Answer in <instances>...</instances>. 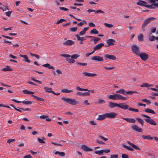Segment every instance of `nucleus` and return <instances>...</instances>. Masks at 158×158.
<instances>
[{
    "label": "nucleus",
    "mask_w": 158,
    "mask_h": 158,
    "mask_svg": "<svg viewBox=\"0 0 158 158\" xmlns=\"http://www.w3.org/2000/svg\"><path fill=\"white\" fill-rule=\"evenodd\" d=\"M61 99L66 102L73 105H76L78 103V102L75 101L74 99H72L65 97H62Z\"/></svg>",
    "instance_id": "nucleus-1"
},
{
    "label": "nucleus",
    "mask_w": 158,
    "mask_h": 158,
    "mask_svg": "<svg viewBox=\"0 0 158 158\" xmlns=\"http://www.w3.org/2000/svg\"><path fill=\"white\" fill-rule=\"evenodd\" d=\"M141 116L147 118H145L144 119L146 122L153 125H156V123L154 120L151 119L150 117L149 116L144 114H142Z\"/></svg>",
    "instance_id": "nucleus-2"
},
{
    "label": "nucleus",
    "mask_w": 158,
    "mask_h": 158,
    "mask_svg": "<svg viewBox=\"0 0 158 158\" xmlns=\"http://www.w3.org/2000/svg\"><path fill=\"white\" fill-rule=\"evenodd\" d=\"M131 50L133 53L137 56L140 53L139 47L137 45H132L131 47Z\"/></svg>",
    "instance_id": "nucleus-3"
},
{
    "label": "nucleus",
    "mask_w": 158,
    "mask_h": 158,
    "mask_svg": "<svg viewBox=\"0 0 158 158\" xmlns=\"http://www.w3.org/2000/svg\"><path fill=\"white\" fill-rule=\"evenodd\" d=\"M155 18L153 17L149 18L144 21L142 27V30L144 31H145L144 28L150 22V21L153 20L155 19Z\"/></svg>",
    "instance_id": "nucleus-4"
},
{
    "label": "nucleus",
    "mask_w": 158,
    "mask_h": 158,
    "mask_svg": "<svg viewBox=\"0 0 158 158\" xmlns=\"http://www.w3.org/2000/svg\"><path fill=\"white\" fill-rule=\"evenodd\" d=\"M138 56H139L141 59L144 61L146 60L148 58V55L144 52L140 53Z\"/></svg>",
    "instance_id": "nucleus-5"
},
{
    "label": "nucleus",
    "mask_w": 158,
    "mask_h": 158,
    "mask_svg": "<svg viewBox=\"0 0 158 158\" xmlns=\"http://www.w3.org/2000/svg\"><path fill=\"white\" fill-rule=\"evenodd\" d=\"M106 118H114L117 115V114L114 112L106 113Z\"/></svg>",
    "instance_id": "nucleus-6"
},
{
    "label": "nucleus",
    "mask_w": 158,
    "mask_h": 158,
    "mask_svg": "<svg viewBox=\"0 0 158 158\" xmlns=\"http://www.w3.org/2000/svg\"><path fill=\"white\" fill-rule=\"evenodd\" d=\"M104 44L103 43H101L97 45L93 48V52H94L95 51L100 50L102 47L104 46Z\"/></svg>",
    "instance_id": "nucleus-7"
},
{
    "label": "nucleus",
    "mask_w": 158,
    "mask_h": 158,
    "mask_svg": "<svg viewBox=\"0 0 158 158\" xmlns=\"http://www.w3.org/2000/svg\"><path fill=\"white\" fill-rule=\"evenodd\" d=\"M12 100L13 101H14L15 102H16L17 103H22L23 104H25V105L31 104L32 103V101H17L14 99H12Z\"/></svg>",
    "instance_id": "nucleus-8"
},
{
    "label": "nucleus",
    "mask_w": 158,
    "mask_h": 158,
    "mask_svg": "<svg viewBox=\"0 0 158 158\" xmlns=\"http://www.w3.org/2000/svg\"><path fill=\"white\" fill-rule=\"evenodd\" d=\"M74 43V42L72 40H68L65 41L63 43L64 45L70 46L73 45Z\"/></svg>",
    "instance_id": "nucleus-9"
},
{
    "label": "nucleus",
    "mask_w": 158,
    "mask_h": 158,
    "mask_svg": "<svg viewBox=\"0 0 158 158\" xmlns=\"http://www.w3.org/2000/svg\"><path fill=\"white\" fill-rule=\"evenodd\" d=\"M129 106L126 105L124 103H119V107L124 110H127L129 109Z\"/></svg>",
    "instance_id": "nucleus-10"
},
{
    "label": "nucleus",
    "mask_w": 158,
    "mask_h": 158,
    "mask_svg": "<svg viewBox=\"0 0 158 158\" xmlns=\"http://www.w3.org/2000/svg\"><path fill=\"white\" fill-rule=\"evenodd\" d=\"M105 57L106 60L108 59L113 60H115L116 59V57L114 55H110L107 54L105 55Z\"/></svg>",
    "instance_id": "nucleus-11"
},
{
    "label": "nucleus",
    "mask_w": 158,
    "mask_h": 158,
    "mask_svg": "<svg viewBox=\"0 0 158 158\" xmlns=\"http://www.w3.org/2000/svg\"><path fill=\"white\" fill-rule=\"evenodd\" d=\"M115 97L116 100H126L127 99L126 97H123V96L118 94H115Z\"/></svg>",
    "instance_id": "nucleus-12"
},
{
    "label": "nucleus",
    "mask_w": 158,
    "mask_h": 158,
    "mask_svg": "<svg viewBox=\"0 0 158 158\" xmlns=\"http://www.w3.org/2000/svg\"><path fill=\"white\" fill-rule=\"evenodd\" d=\"M81 148L86 152H90L93 151V149L88 147L85 145H82L81 146Z\"/></svg>",
    "instance_id": "nucleus-13"
},
{
    "label": "nucleus",
    "mask_w": 158,
    "mask_h": 158,
    "mask_svg": "<svg viewBox=\"0 0 158 158\" xmlns=\"http://www.w3.org/2000/svg\"><path fill=\"white\" fill-rule=\"evenodd\" d=\"M91 59L94 60H97L98 61H102L103 60L102 57L99 56H95L92 57Z\"/></svg>",
    "instance_id": "nucleus-14"
},
{
    "label": "nucleus",
    "mask_w": 158,
    "mask_h": 158,
    "mask_svg": "<svg viewBox=\"0 0 158 158\" xmlns=\"http://www.w3.org/2000/svg\"><path fill=\"white\" fill-rule=\"evenodd\" d=\"M108 106L110 108H113L115 107H119V103H115L110 102L109 103Z\"/></svg>",
    "instance_id": "nucleus-15"
},
{
    "label": "nucleus",
    "mask_w": 158,
    "mask_h": 158,
    "mask_svg": "<svg viewBox=\"0 0 158 158\" xmlns=\"http://www.w3.org/2000/svg\"><path fill=\"white\" fill-rule=\"evenodd\" d=\"M131 129L135 131L139 132H142V129L140 128L137 125H134L131 127Z\"/></svg>",
    "instance_id": "nucleus-16"
},
{
    "label": "nucleus",
    "mask_w": 158,
    "mask_h": 158,
    "mask_svg": "<svg viewBox=\"0 0 158 158\" xmlns=\"http://www.w3.org/2000/svg\"><path fill=\"white\" fill-rule=\"evenodd\" d=\"M82 73L85 76L88 77H93L97 76V75L96 73H91L85 72H83Z\"/></svg>",
    "instance_id": "nucleus-17"
},
{
    "label": "nucleus",
    "mask_w": 158,
    "mask_h": 158,
    "mask_svg": "<svg viewBox=\"0 0 158 158\" xmlns=\"http://www.w3.org/2000/svg\"><path fill=\"white\" fill-rule=\"evenodd\" d=\"M115 42V40H114L112 39H108L106 43L108 44L109 45V46H111L114 45V42Z\"/></svg>",
    "instance_id": "nucleus-18"
},
{
    "label": "nucleus",
    "mask_w": 158,
    "mask_h": 158,
    "mask_svg": "<svg viewBox=\"0 0 158 158\" xmlns=\"http://www.w3.org/2000/svg\"><path fill=\"white\" fill-rule=\"evenodd\" d=\"M76 89L78 90L79 91H88L89 92H90L92 93H94V90H89L88 89H83L79 87V86H77L76 87Z\"/></svg>",
    "instance_id": "nucleus-19"
},
{
    "label": "nucleus",
    "mask_w": 158,
    "mask_h": 158,
    "mask_svg": "<svg viewBox=\"0 0 158 158\" xmlns=\"http://www.w3.org/2000/svg\"><path fill=\"white\" fill-rule=\"evenodd\" d=\"M106 118V113L102 115H99L97 119L98 120H102Z\"/></svg>",
    "instance_id": "nucleus-20"
},
{
    "label": "nucleus",
    "mask_w": 158,
    "mask_h": 158,
    "mask_svg": "<svg viewBox=\"0 0 158 158\" xmlns=\"http://www.w3.org/2000/svg\"><path fill=\"white\" fill-rule=\"evenodd\" d=\"M123 119L129 123H134L135 122V120L134 119L132 118H123Z\"/></svg>",
    "instance_id": "nucleus-21"
},
{
    "label": "nucleus",
    "mask_w": 158,
    "mask_h": 158,
    "mask_svg": "<svg viewBox=\"0 0 158 158\" xmlns=\"http://www.w3.org/2000/svg\"><path fill=\"white\" fill-rule=\"evenodd\" d=\"M127 143L131 145L136 150H140V149L137 146L133 144L132 143L130 142L129 141H127Z\"/></svg>",
    "instance_id": "nucleus-22"
},
{
    "label": "nucleus",
    "mask_w": 158,
    "mask_h": 158,
    "mask_svg": "<svg viewBox=\"0 0 158 158\" xmlns=\"http://www.w3.org/2000/svg\"><path fill=\"white\" fill-rule=\"evenodd\" d=\"M126 91L123 89H120L115 92V93H116L121 94L125 95H126Z\"/></svg>",
    "instance_id": "nucleus-23"
},
{
    "label": "nucleus",
    "mask_w": 158,
    "mask_h": 158,
    "mask_svg": "<svg viewBox=\"0 0 158 158\" xmlns=\"http://www.w3.org/2000/svg\"><path fill=\"white\" fill-rule=\"evenodd\" d=\"M87 37L88 38H94V43L95 44H97L98 43V41L100 40V38H99L95 37H94V36H89V35L88 36H87Z\"/></svg>",
    "instance_id": "nucleus-24"
},
{
    "label": "nucleus",
    "mask_w": 158,
    "mask_h": 158,
    "mask_svg": "<svg viewBox=\"0 0 158 158\" xmlns=\"http://www.w3.org/2000/svg\"><path fill=\"white\" fill-rule=\"evenodd\" d=\"M20 56L21 57H23L24 58V61L27 62V63H30L31 61L28 59V56L27 55H22L21 54L20 55Z\"/></svg>",
    "instance_id": "nucleus-25"
},
{
    "label": "nucleus",
    "mask_w": 158,
    "mask_h": 158,
    "mask_svg": "<svg viewBox=\"0 0 158 158\" xmlns=\"http://www.w3.org/2000/svg\"><path fill=\"white\" fill-rule=\"evenodd\" d=\"M42 66L44 67L48 68L49 69H52L53 70L55 69L54 68L53 66L50 65V64H49L47 63L45 64H44Z\"/></svg>",
    "instance_id": "nucleus-26"
},
{
    "label": "nucleus",
    "mask_w": 158,
    "mask_h": 158,
    "mask_svg": "<svg viewBox=\"0 0 158 158\" xmlns=\"http://www.w3.org/2000/svg\"><path fill=\"white\" fill-rule=\"evenodd\" d=\"M2 71L6 72V71H12L13 69L10 68V67L8 66H6V67L4 68L2 70Z\"/></svg>",
    "instance_id": "nucleus-27"
},
{
    "label": "nucleus",
    "mask_w": 158,
    "mask_h": 158,
    "mask_svg": "<svg viewBox=\"0 0 158 158\" xmlns=\"http://www.w3.org/2000/svg\"><path fill=\"white\" fill-rule=\"evenodd\" d=\"M139 2H137L136 4L137 5L140 6H144L145 4H147V2L145 1L141 0H139Z\"/></svg>",
    "instance_id": "nucleus-28"
},
{
    "label": "nucleus",
    "mask_w": 158,
    "mask_h": 158,
    "mask_svg": "<svg viewBox=\"0 0 158 158\" xmlns=\"http://www.w3.org/2000/svg\"><path fill=\"white\" fill-rule=\"evenodd\" d=\"M89 29V27H85L83 30L79 32V35H82L86 33V31Z\"/></svg>",
    "instance_id": "nucleus-29"
},
{
    "label": "nucleus",
    "mask_w": 158,
    "mask_h": 158,
    "mask_svg": "<svg viewBox=\"0 0 158 158\" xmlns=\"http://www.w3.org/2000/svg\"><path fill=\"white\" fill-rule=\"evenodd\" d=\"M122 146L123 147L127 149L128 150H129L133 152L134 151V150L133 148H131L130 147H128L124 144H122Z\"/></svg>",
    "instance_id": "nucleus-30"
},
{
    "label": "nucleus",
    "mask_w": 158,
    "mask_h": 158,
    "mask_svg": "<svg viewBox=\"0 0 158 158\" xmlns=\"http://www.w3.org/2000/svg\"><path fill=\"white\" fill-rule=\"evenodd\" d=\"M141 137L143 139H153V138L150 136V135H142Z\"/></svg>",
    "instance_id": "nucleus-31"
},
{
    "label": "nucleus",
    "mask_w": 158,
    "mask_h": 158,
    "mask_svg": "<svg viewBox=\"0 0 158 158\" xmlns=\"http://www.w3.org/2000/svg\"><path fill=\"white\" fill-rule=\"evenodd\" d=\"M55 154H59L60 156L64 157L65 155V154L63 152H60L58 151H56L55 152Z\"/></svg>",
    "instance_id": "nucleus-32"
},
{
    "label": "nucleus",
    "mask_w": 158,
    "mask_h": 158,
    "mask_svg": "<svg viewBox=\"0 0 158 158\" xmlns=\"http://www.w3.org/2000/svg\"><path fill=\"white\" fill-rule=\"evenodd\" d=\"M23 92L24 94H32L34 93L33 92L30 91L26 89L23 90Z\"/></svg>",
    "instance_id": "nucleus-33"
},
{
    "label": "nucleus",
    "mask_w": 158,
    "mask_h": 158,
    "mask_svg": "<svg viewBox=\"0 0 158 158\" xmlns=\"http://www.w3.org/2000/svg\"><path fill=\"white\" fill-rule=\"evenodd\" d=\"M66 61L69 63H73L75 61V60L72 57L71 58L70 57L67 58Z\"/></svg>",
    "instance_id": "nucleus-34"
},
{
    "label": "nucleus",
    "mask_w": 158,
    "mask_h": 158,
    "mask_svg": "<svg viewBox=\"0 0 158 158\" xmlns=\"http://www.w3.org/2000/svg\"><path fill=\"white\" fill-rule=\"evenodd\" d=\"M144 111L145 112H146L147 113H150L154 114H156V113L153 110H151L150 109H148V108L147 109H146L144 110Z\"/></svg>",
    "instance_id": "nucleus-35"
},
{
    "label": "nucleus",
    "mask_w": 158,
    "mask_h": 158,
    "mask_svg": "<svg viewBox=\"0 0 158 158\" xmlns=\"http://www.w3.org/2000/svg\"><path fill=\"white\" fill-rule=\"evenodd\" d=\"M32 97L34 98L35 99H37L39 101H44V100L43 98H39L34 95H32Z\"/></svg>",
    "instance_id": "nucleus-36"
},
{
    "label": "nucleus",
    "mask_w": 158,
    "mask_h": 158,
    "mask_svg": "<svg viewBox=\"0 0 158 158\" xmlns=\"http://www.w3.org/2000/svg\"><path fill=\"white\" fill-rule=\"evenodd\" d=\"M98 31L95 28L93 29L90 31V33L97 34L98 33Z\"/></svg>",
    "instance_id": "nucleus-37"
},
{
    "label": "nucleus",
    "mask_w": 158,
    "mask_h": 158,
    "mask_svg": "<svg viewBox=\"0 0 158 158\" xmlns=\"http://www.w3.org/2000/svg\"><path fill=\"white\" fill-rule=\"evenodd\" d=\"M139 94V93L135 91H126V95L127 94H130V95H132L133 94Z\"/></svg>",
    "instance_id": "nucleus-38"
},
{
    "label": "nucleus",
    "mask_w": 158,
    "mask_h": 158,
    "mask_svg": "<svg viewBox=\"0 0 158 158\" xmlns=\"http://www.w3.org/2000/svg\"><path fill=\"white\" fill-rule=\"evenodd\" d=\"M136 119L141 124L142 126L143 125L144 121L143 119L139 118H137Z\"/></svg>",
    "instance_id": "nucleus-39"
},
{
    "label": "nucleus",
    "mask_w": 158,
    "mask_h": 158,
    "mask_svg": "<svg viewBox=\"0 0 158 158\" xmlns=\"http://www.w3.org/2000/svg\"><path fill=\"white\" fill-rule=\"evenodd\" d=\"M94 153L100 156L102 155L103 153L102 150L100 151H95Z\"/></svg>",
    "instance_id": "nucleus-40"
},
{
    "label": "nucleus",
    "mask_w": 158,
    "mask_h": 158,
    "mask_svg": "<svg viewBox=\"0 0 158 158\" xmlns=\"http://www.w3.org/2000/svg\"><path fill=\"white\" fill-rule=\"evenodd\" d=\"M61 91L63 93H69L70 92H73V91L72 90H69L67 89H64L62 90Z\"/></svg>",
    "instance_id": "nucleus-41"
},
{
    "label": "nucleus",
    "mask_w": 158,
    "mask_h": 158,
    "mask_svg": "<svg viewBox=\"0 0 158 158\" xmlns=\"http://www.w3.org/2000/svg\"><path fill=\"white\" fill-rule=\"evenodd\" d=\"M105 101L102 99L100 98L97 102V103L98 104H102L103 103H105Z\"/></svg>",
    "instance_id": "nucleus-42"
},
{
    "label": "nucleus",
    "mask_w": 158,
    "mask_h": 158,
    "mask_svg": "<svg viewBox=\"0 0 158 158\" xmlns=\"http://www.w3.org/2000/svg\"><path fill=\"white\" fill-rule=\"evenodd\" d=\"M138 40L139 41H142L143 40V35L141 34L138 37Z\"/></svg>",
    "instance_id": "nucleus-43"
},
{
    "label": "nucleus",
    "mask_w": 158,
    "mask_h": 158,
    "mask_svg": "<svg viewBox=\"0 0 158 158\" xmlns=\"http://www.w3.org/2000/svg\"><path fill=\"white\" fill-rule=\"evenodd\" d=\"M86 22L85 20H83L82 22H81L80 23H79L78 24V25L79 26H82L84 24H86Z\"/></svg>",
    "instance_id": "nucleus-44"
},
{
    "label": "nucleus",
    "mask_w": 158,
    "mask_h": 158,
    "mask_svg": "<svg viewBox=\"0 0 158 158\" xmlns=\"http://www.w3.org/2000/svg\"><path fill=\"white\" fill-rule=\"evenodd\" d=\"M109 98L111 99L116 100L115 94L110 95L109 96Z\"/></svg>",
    "instance_id": "nucleus-45"
},
{
    "label": "nucleus",
    "mask_w": 158,
    "mask_h": 158,
    "mask_svg": "<svg viewBox=\"0 0 158 158\" xmlns=\"http://www.w3.org/2000/svg\"><path fill=\"white\" fill-rule=\"evenodd\" d=\"M104 25L106 27H109V28L112 27L114 26L112 24H109V23H104Z\"/></svg>",
    "instance_id": "nucleus-46"
},
{
    "label": "nucleus",
    "mask_w": 158,
    "mask_h": 158,
    "mask_svg": "<svg viewBox=\"0 0 158 158\" xmlns=\"http://www.w3.org/2000/svg\"><path fill=\"white\" fill-rule=\"evenodd\" d=\"M92 12H95V13H104V12L101 10H98L96 11L94 10H92Z\"/></svg>",
    "instance_id": "nucleus-47"
},
{
    "label": "nucleus",
    "mask_w": 158,
    "mask_h": 158,
    "mask_svg": "<svg viewBox=\"0 0 158 158\" xmlns=\"http://www.w3.org/2000/svg\"><path fill=\"white\" fill-rule=\"evenodd\" d=\"M79 56V55L78 54H73L71 56V57L72 58H73L74 59H77Z\"/></svg>",
    "instance_id": "nucleus-48"
},
{
    "label": "nucleus",
    "mask_w": 158,
    "mask_h": 158,
    "mask_svg": "<svg viewBox=\"0 0 158 158\" xmlns=\"http://www.w3.org/2000/svg\"><path fill=\"white\" fill-rule=\"evenodd\" d=\"M30 54L31 56H34L36 58H37V59H40L39 56L38 55H37V54H33L31 52L30 53Z\"/></svg>",
    "instance_id": "nucleus-49"
},
{
    "label": "nucleus",
    "mask_w": 158,
    "mask_h": 158,
    "mask_svg": "<svg viewBox=\"0 0 158 158\" xmlns=\"http://www.w3.org/2000/svg\"><path fill=\"white\" fill-rule=\"evenodd\" d=\"M66 20L63 19H60V20L57 21L56 23V24H58L60 23H63L64 21H65Z\"/></svg>",
    "instance_id": "nucleus-50"
},
{
    "label": "nucleus",
    "mask_w": 158,
    "mask_h": 158,
    "mask_svg": "<svg viewBox=\"0 0 158 158\" xmlns=\"http://www.w3.org/2000/svg\"><path fill=\"white\" fill-rule=\"evenodd\" d=\"M141 101L146 102L148 104H150L151 103V102L150 101L146 99H142Z\"/></svg>",
    "instance_id": "nucleus-51"
},
{
    "label": "nucleus",
    "mask_w": 158,
    "mask_h": 158,
    "mask_svg": "<svg viewBox=\"0 0 158 158\" xmlns=\"http://www.w3.org/2000/svg\"><path fill=\"white\" fill-rule=\"evenodd\" d=\"M128 110L130 111H132L138 112L139 110L137 109H134L131 107H130L129 108Z\"/></svg>",
    "instance_id": "nucleus-52"
},
{
    "label": "nucleus",
    "mask_w": 158,
    "mask_h": 158,
    "mask_svg": "<svg viewBox=\"0 0 158 158\" xmlns=\"http://www.w3.org/2000/svg\"><path fill=\"white\" fill-rule=\"evenodd\" d=\"M155 37L154 35H152L149 38V40L150 41H154L155 40Z\"/></svg>",
    "instance_id": "nucleus-53"
},
{
    "label": "nucleus",
    "mask_w": 158,
    "mask_h": 158,
    "mask_svg": "<svg viewBox=\"0 0 158 158\" xmlns=\"http://www.w3.org/2000/svg\"><path fill=\"white\" fill-rule=\"evenodd\" d=\"M44 89H45V92H47V91H52V89L51 88H48L47 87H44Z\"/></svg>",
    "instance_id": "nucleus-54"
},
{
    "label": "nucleus",
    "mask_w": 158,
    "mask_h": 158,
    "mask_svg": "<svg viewBox=\"0 0 158 158\" xmlns=\"http://www.w3.org/2000/svg\"><path fill=\"white\" fill-rule=\"evenodd\" d=\"M77 29V27H73L70 28V30L72 32H74L76 31Z\"/></svg>",
    "instance_id": "nucleus-55"
},
{
    "label": "nucleus",
    "mask_w": 158,
    "mask_h": 158,
    "mask_svg": "<svg viewBox=\"0 0 158 158\" xmlns=\"http://www.w3.org/2000/svg\"><path fill=\"white\" fill-rule=\"evenodd\" d=\"M61 56L67 58H70L71 57V56L69 54H61L60 55Z\"/></svg>",
    "instance_id": "nucleus-56"
},
{
    "label": "nucleus",
    "mask_w": 158,
    "mask_h": 158,
    "mask_svg": "<svg viewBox=\"0 0 158 158\" xmlns=\"http://www.w3.org/2000/svg\"><path fill=\"white\" fill-rule=\"evenodd\" d=\"M61 56L67 58H70L71 57V56L69 54H61L60 55Z\"/></svg>",
    "instance_id": "nucleus-57"
},
{
    "label": "nucleus",
    "mask_w": 158,
    "mask_h": 158,
    "mask_svg": "<svg viewBox=\"0 0 158 158\" xmlns=\"http://www.w3.org/2000/svg\"><path fill=\"white\" fill-rule=\"evenodd\" d=\"M15 141V139H9L7 140V143H10L11 142H14Z\"/></svg>",
    "instance_id": "nucleus-58"
},
{
    "label": "nucleus",
    "mask_w": 158,
    "mask_h": 158,
    "mask_svg": "<svg viewBox=\"0 0 158 158\" xmlns=\"http://www.w3.org/2000/svg\"><path fill=\"white\" fill-rule=\"evenodd\" d=\"M77 64L81 65L82 66H86L87 65V63H82L80 62H78L77 63Z\"/></svg>",
    "instance_id": "nucleus-59"
},
{
    "label": "nucleus",
    "mask_w": 158,
    "mask_h": 158,
    "mask_svg": "<svg viewBox=\"0 0 158 158\" xmlns=\"http://www.w3.org/2000/svg\"><path fill=\"white\" fill-rule=\"evenodd\" d=\"M141 87H148V84L147 83H144L140 85Z\"/></svg>",
    "instance_id": "nucleus-60"
},
{
    "label": "nucleus",
    "mask_w": 158,
    "mask_h": 158,
    "mask_svg": "<svg viewBox=\"0 0 158 158\" xmlns=\"http://www.w3.org/2000/svg\"><path fill=\"white\" fill-rule=\"evenodd\" d=\"M38 141H39V143H45V142L44 141H43V139H41L40 138H38Z\"/></svg>",
    "instance_id": "nucleus-61"
},
{
    "label": "nucleus",
    "mask_w": 158,
    "mask_h": 158,
    "mask_svg": "<svg viewBox=\"0 0 158 158\" xmlns=\"http://www.w3.org/2000/svg\"><path fill=\"white\" fill-rule=\"evenodd\" d=\"M99 137L100 138H101V139H102L104 141H106L108 140L107 138H105L103 136H102V135H99Z\"/></svg>",
    "instance_id": "nucleus-62"
},
{
    "label": "nucleus",
    "mask_w": 158,
    "mask_h": 158,
    "mask_svg": "<svg viewBox=\"0 0 158 158\" xmlns=\"http://www.w3.org/2000/svg\"><path fill=\"white\" fill-rule=\"evenodd\" d=\"M122 157L123 158H129L128 156L126 154H123Z\"/></svg>",
    "instance_id": "nucleus-63"
},
{
    "label": "nucleus",
    "mask_w": 158,
    "mask_h": 158,
    "mask_svg": "<svg viewBox=\"0 0 158 158\" xmlns=\"http://www.w3.org/2000/svg\"><path fill=\"white\" fill-rule=\"evenodd\" d=\"M118 155L117 154L112 155L110 156L111 158H118Z\"/></svg>",
    "instance_id": "nucleus-64"
}]
</instances>
